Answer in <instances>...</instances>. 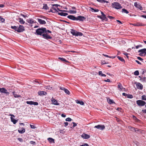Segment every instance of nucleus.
<instances>
[{"label": "nucleus", "mask_w": 146, "mask_h": 146, "mask_svg": "<svg viewBox=\"0 0 146 146\" xmlns=\"http://www.w3.org/2000/svg\"><path fill=\"white\" fill-rule=\"evenodd\" d=\"M128 128L131 131H133L136 132V130H135V129L132 127L131 126H129Z\"/></svg>", "instance_id": "cd10ccee"}, {"label": "nucleus", "mask_w": 146, "mask_h": 146, "mask_svg": "<svg viewBox=\"0 0 146 146\" xmlns=\"http://www.w3.org/2000/svg\"><path fill=\"white\" fill-rule=\"evenodd\" d=\"M64 91L66 94L68 95H69L70 94L69 91L67 89H65Z\"/></svg>", "instance_id": "de8ad7c7"}, {"label": "nucleus", "mask_w": 146, "mask_h": 146, "mask_svg": "<svg viewBox=\"0 0 146 146\" xmlns=\"http://www.w3.org/2000/svg\"><path fill=\"white\" fill-rule=\"evenodd\" d=\"M122 12L125 13L126 14H128L129 12L126 9H123L122 10Z\"/></svg>", "instance_id": "f704fd0d"}, {"label": "nucleus", "mask_w": 146, "mask_h": 146, "mask_svg": "<svg viewBox=\"0 0 146 146\" xmlns=\"http://www.w3.org/2000/svg\"><path fill=\"white\" fill-rule=\"evenodd\" d=\"M127 97L128 98H132L133 97V96L132 95L129 94H127Z\"/></svg>", "instance_id": "58836bf2"}, {"label": "nucleus", "mask_w": 146, "mask_h": 146, "mask_svg": "<svg viewBox=\"0 0 146 146\" xmlns=\"http://www.w3.org/2000/svg\"><path fill=\"white\" fill-rule=\"evenodd\" d=\"M38 104V103L36 102H33V105H34L35 106H37Z\"/></svg>", "instance_id": "864d4df0"}, {"label": "nucleus", "mask_w": 146, "mask_h": 146, "mask_svg": "<svg viewBox=\"0 0 146 146\" xmlns=\"http://www.w3.org/2000/svg\"><path fill=\"white\" fill-rule=\"evenodd\" d=\"M51 101L52 103L55 105H59L60 104L59 103H57V101L54 99L52 98Z\"/></svg>", "instance_id": "ddd939ff"}, {"label": "nucleus", "mask_w": 146, "mask_h": 146, "mask_svg": "<svg viewBox=\"0 0 146 146\" xmlns=\"http://www.w3.org/2000/svg\"><path fill=\"white\" fill-rule=\"evenodd\" d=\"M65 120L66 121H70L72 120V119L70 117H68L66 118Z\"/></svg>", "instance_id": "8fccbe9b"}, {"label": "nucleus", "mask_w": 146, "mask_h": 146, "mask_svg": "<svg viewBox=\"0 0 146 146\" xmlns=\"http://www.w3.org/2000/svg\"><path fill=\"white\" fill-rule=\"evenodd\" d=\"M137 59L139 60H141V61H143V59L142 58H141V57H137Z\"/></svg>", "instance_id": "052dcab7"}, {"label": "nucleus", "mask_w": 146, "mask_h": 146, "mask_svg": "<svg viewBox=\"0 0 146 146\" xmlns=\"http://www.w3.org/2000/svg\"><path fill=\"white\" fill-rule=\"evenodd\" d=\"M50 11L52 13L58 12L56 9L54 7H52V9L50 10Z\"/></svg>", "instance_id": "393cba45"}, {"label": "nucleus", "mask_w": 146, "mask_h": 146, "mask_svg": "<svg viewBox=\"0 0 146 146\" xmlns=\"http://www.w3.org/2000/svg\"><path fill=\"white\" fill-rule=\"evenodd\" d=\"M11 121L13 122L14 124H15L17 121V120H16L12 117H11Z\"/></svg>", "instance_id": "4be33fe9"}, {"label": "nucleus", "mask_w": 146, "mask_h": 146, "mask_svg": "<svg viewBox=\"0 0 146 146\" xmlns=\"http://www.w3.org/2000/svg\"><path fill=\"white\" fill-rule=\"evenodd\" d=\"M0 92L1 93L6 94H9V93L7 92V90L4 88H0Z\"/></svg>", "instance_id": "9b49d317"}, {"label": "nucleus", "mask_w": 146, "mask_h": 146, "mask_svg": "<svg viewBox=\"0 0 146 146\" xmlns=\"http://www.w3.org/2000/svg\"><path fill=\"white\" fill-rule=\"evenodd\" d=\"M70 33L73 35L76 36H81L83 35L82 33L78 32L73 29H70Z\"/></svg>", "instance_id": "f03ea898"}, {"label": "nucleus", "mask_w": 146, "mask_h": 146, "mask_svg": "<svg viewBox=\"0 0 146 146\" xmlns=\"http://www.w3.org/2000/svg\"><path fill=\"white\" fill-rule=\"evenodd\" d=\"M100 11L102 15L101 16L102 17V20H105L107 19L106 18V15L104 14L103 12L101 11Z\"/></svg>", "instance_id": "f3484780"}, {"label": "nucleus", "mask_w": 146, "mask_h": 146, "mask_svg": "<svg viewBox=\"0 0 146 146\" xmlns=\"http://www.w3.org/2000/svg\"><path fill=\"white\" fill-rule=\"evenodd\" d=\"M135 84H136L137 88L140 90H142L143 89V86L142 84L139 82H136Z\"/></svg>", "instance_id": "6e6552de"}, {"label": "nucleus", "mask_w": 146, "mask_h": 146, "mask_svg": "<svg viewBox=\"0 0 146 146\" xmlns=\"http://www.w3.org/2000/svg\"><path fill=\"white\" fill-rule=\"evenodd\" d=\"M136 103L139 106H143L146 104L145 102L141 100H137L136 101Z\"/></svg>", "instance_id": "20e7f679"}, {"label": "nucleus", "mask_w": 146, "mask_h": 146, "mask_svg": "<svg viewBox=\"0 0 146 146\" xmlns=\"http://www.w3.org/2000/svg\"><path fill=\"white\" fill-rule=\"evenodd\" d=\"M118 88H119L121 90H122L123 88L121 84L120 83H119L118 84Z\"/></svg>", "instance_id": "4c0bfd02"}, {"label": "nucleus", "mask_w": 146, "mask_h": 146, "mask_svg": "<svg viewBox=\"0 0 146 146\" xmlns=\"http://www.w3.org/2000/svg\"><path fill=\"white\" fill-rule=\"evenodd\" d=\"M64 124H65L64 126L66 127L68 125V123L67 122H64Z\"/></svg>", "instance_id": "69168bd1"}, {"label": "nucleus", "mask_w": 146, "mask_h": 146, "mask_svg": "<svg viewBox=\"0 0 146 146\" xmlns=\"http://www.w3.org/2000/svg\"><path fill=\"white\" fill-rule=\"evenodd\" d=\"M91 10L92 11H94V12H98L99 11V10L98 9H94L93 8H90Z\"/></svg>", "instance_id": "79ce46f5"}, {"label": "nucleus", "mask_w": 146, "mask_h": 146, "mask_svg": "<svg viewBox=\"0 0 146 146\" xmlns=\"http://www.w3.org/2000/svg\"><path fill=\"white\" fill-rule=\"evenodd\" d=\"M38 94L40 96H42V95H45L47 94V93L45 91H39L38 92Z\"/></svg>", "instance_id": "2eb2a0df"}, {"label": "nucleus", "mask_w": 146, "mask_h": 146, "mask_svg": "<svg viewBox=\"0 0 146 146\" xmlns=\"http://www.w3.org/2000/svg\"><path fill=\"white\" fill-rule=\"evenodd\" d=\"M142 111L143 113H146V110H142Z\"/></svg>", "instance_id": "774afa93"}, {"label": "nucleus", "mask_w": 146, "mask_h": 146, "mask_svg": "<svg viewBox=\"0 0 146 146\" xmlns=\"http://www.w3.org/2000/svg\"><path fill=\"white\" fill-rule=\"evenodd\" d=\"M11 28L12 29L15 30V31H16L17 32V27H16V26H11Z\"/></svg>", "instance_id": "473e14b6"}, {"label": "nucleus", "mask_w": 146, "mask_h": 146, "mask_svg": "<svg viewBox=\"0 0 146 146\" xmlns=\"http://www.w3.org/2000/svg\"><path fill=\"white\" fill-rule=\"evenodd\" d=\"M67 17L68 19L73 20H76V17L73 15H69L67 16Z\"/></svg>", "instance_id": "dca6fc26"}, {"label": "nucleus", "mask_w": 146, "mask_h": 146, "mask_svg": "<svg viewBox=\"0 0 146 146\" xmlns=\"http://www.w3.org/2000/svg\"><path fill=\"white\" fill-rule=\"evenodd\" d=\"M86 19L85 17L82 16H78L77 17H76V20H79L80 21H82Z\"/></svg>", "instance_id": "1a4fd4ad"}, {"label": "nucleus", "mask_w": 146, "mask_h": 146, "mask_svg": "<svg viewBox=\"0 0 146 146\" xmlns=\"http://www.w3.org/2000/svg\"><path fill=\"white\" fill-rule=\"evenodd\" d=\"M58 14L61 16H66L68 15V13L62 12L58 13Z\"/></svg>", "instance_id": "aec40b11"}, {"label": "nucleus", "mask_w": 146, "mask_h": 146, "mask_svg": "<svg viewBox=\"0 0 146 146\" xmlns=\"http://www.w3.org/2000/svg\"><path fill=\"white\" fill-rule=\"evenodd\" d=\"M134 5L136 8L139 9L140 10H142L143 8L141 5L137 3V2H135L134 4Z\"/></svg>", "instance_id": "9d476101"}, {"label": "nucleus", "mask_w": 146, "mask_h": 146, "mask_svg": "<svg viewBox=\"0 0 146 146\" xmlns=\"http://www.w3.org/2000/svg\"><path fill=\"white\" fill-rule=\"evenodd\" d=\"M103 56H105L106 57H109V58H111L112 59H113V58H115V56H109L108 55H107L105 54H103Z\"/></svg>", "instance_id": "2f4dec72"}, {"label": "nucleus", "mask_w": 146, "mask_h": 146, "mask_svg": "<svg viewBox=\"0 0 146 146\" xmlns=\"http://www.w3.org/2000/svg\"><path fill=\"white\" fill-rule=\"evenodd\" d=\"M137 26H145V25L144 24H143L140 23H137Z\"/></svg>", "instance_id": "a19ab883"}, {"label": "nucleus", "mask_w": 146, "mask_h": 146, "mask_svg": "<svg viewBox=\"0 0 146 146\" xmlns=\"http://www.w3.org/2000/svg\"><path fill=\"white\" fill-rule=\"evenodd\" d=\"M105 127L104 125H100L95 126L94 127V128L102 130H104Z\"/></svg>", "instance_id": "423d86ee"}, {"label": "nucleus", "mask_w": 146, "mask_h": 146, "mask_svg": "<svg viewBox=\"0 0 146 146\" xmlns=\"http://www.w3.org/2000/svg\"><path fill=\"white\" fill-rule=\"evenodd\" d=\"M97 1L98 2H101L102 3H108V1H105V0H97Z\"/></svg>", "instance_id": "7c9ffc66"}, {"label": "nucleus", "mask_w": 146, "mask_h": 146, "mask_svg": "<svg viewBox=\"0 0 146 146\" xmlns=\"http://www.w3.org/2000/svg\"><path fill=\"white\" fill-rule=\"evenodd\" d=\"M36 32L37 35L41 36L44 33H46V29L45 28H39L36 30Z\"/></svg>", "instance_id": "f257e3e1"}, {"label": "nucleus", "mask_w": 146, "mask_h": 146, "mask_svg": "<svg viewBox=\"0 0 146 146\" xmlns=\"http://www.w3.org/2000/svg\"><path fill=\"white\" fill-rule=\"evenodd\" d=\"M34 83L36 82L38 83L39 84H40V82L38 81L37 80H36L33 81Z\"/></svg>", "instance_id": "4d7b16f0"}, {"label": "nucleus", "mask_w": 146, "mask_h": 146, "mask_svg": "<svg viewBox=\"0 0 146 146\" xmlns=\"http://www.w3.org/2000/svg\"><path fill=\"white\" fill-rule=\"evenodd\" d=\"M27 21L30 24H32L35 23L32 19H27Z\"/></svg>", "instance_id": "5701e85b"}, {"label": "nucleus", "mask_w": 146, "mask_h": 146, "mask_svg": "<svg viewBox=\"0 0 146 146\" xmlns=\"http://www.w3.org/2000/svg\"><path fill=\"white\" fill-rule=\"evenodd\" d=\"M38 22L40 23V24H44L46 23V22L44 20H42L41 19L38 18L37 19Z\"/></svg>", "instance_id": "f8f14e48"}, {"label": "nucleus", "mask_w": 146, "mask_h": 146, "mask_svg": "<svg viewBox=\"0 0 146 146\" xmlns=\"http://www.w3.org/2000/svg\"><path fill=\"white\" fill-rule=\"evenodd\" d=\"M26 103L27 104H30L31 105H33V102L32 101H27L26 102Z\"/></svg>", "instance_id": "ea45409f"}, {"label": "nucleus", "mask_w": 146, "mask_h": 146, "mask_svg": "<svg viewBox=\"0 0 146 146\" xmlns=\"http://www.w3.org/2000/svg\"><path fill=\"white\" fill-rule=\"evenodd\" d=\"M47 139L50 143H54V140L52 138L49 137Z\"/></svg>", "instance_id": "6ab92c4d"}, {"label": "nucleus", "mask_w": 146, "mask_h": 146, "mask_svg": "<svg viewBox=\"0 0 146 146\" xmlns=\"http://www.w3.org/2000/svg\"><path fill=\"white\" fill-rule=\"evenodd\" d=\"M42 36L44 38L47 39H51L52 38V37L48 35L46 33L43 34Z\"/></svg>", "instance_id": "0eeeda50"}, {"label": "nucleus", "mask_w": 146, "mask_h": 146, "mask_svg": "<svg viewBox=\"0 0 146 146\" xmlns=\"http://www.w3.org/2000/svg\"><path fill=\"white\" fill-rule=\"evenodd\" d=\"M108 17L110 19H114V17L111 16H108Z\"/></svg>", "instance_id": "5fc2aeb1"}, {"label": "nucleus", "mask_w": 146, "mask_h": 146, "mask_svg": "<svg viewBox=\"0 0 146 146\" xmlns=\"http://www.w3.org/2000/svg\"><path fill=\"white\" fill-rule=\"evenodd\" d=\"M107 101L109 103V104H112L113 103H115L114 102L113 100H111L110 98L107 99Z\"/></svg>", "instance_id": "412c9836"}, {"label": "nucleus", "mask_w": 146, "mask_h": 146, "mask_svg": "<svg viewBox=\"0 0 146 146\" xmlns=\"http://www.w3.org/2000/svg\"><path fill=\"white\" fill-rule=\"evenodd\" d=\"M5 21V19L0 16V22H4Z\"/></svg>", "instance_id": "c03bdc74"}, {"label": "nucleus", "mask_w": 146, "mask_h": 146, "mask_svg": "<svg viewBox=\"0 0 146 146\" xmlns=\"http://www.w3.org/2000/svg\"><path fill=\"white\" fill-rule=\"evenodd\" d=\"M142 47V45H137V46H136V48L137 49V48H139V47Z\"/></svg>", "instance_id": "13d9d810"}, {"label": "nucleus", "mask_w": 146, "mask_h": 146, "mask_svg": "<svg viewBox=\"0 0 146 146\" xmlns=\"http://www.w3.org/2000/svg\"><path fill=\"white\" fill-rule=\"evenodd\" d=\"M42 9H44L47 10L48 9V7L46 4H44Z\"/></svg>", "instance_id": "c756f323"}, {"label": "nucleus", "mask_w": 146, "mask_h": 146, "mask_svg": "<svg viewBox=\"0 0 146 146\" xmlns=\"http://www.w3.org/2000/svg\"><path fill=\"white\" fill-rule=\"evenodd\" d=\"M25 30L24 27L22 25H19V27H17V32L18 33H21Z\"/></svg>", "instance_id": "39448f33"}, {"label": "nucleus", "mask_w": 146, "mask_h": 146, "mask_svg": "<svg viewBox=\"0 0 146 146\" xmlns=\"http://www.w3.org/2000/svg\"><path fill=\"white\" fill-rule=\"evenodd\" d=\"M141 99L143 100H146V96L145 95H143L141 97Z\"/></svg>", "instance_id": "37998d69"}, {"label": "nucleus", "mask_w": 146, "mask_h": 146, "mask_svg": "<svg viewBox=\"0 0 146 146\" xmlns=\"http://www.w3.org/2000/svg\"><path fill=\"white\" fill-rule=\"evenodd\" d=\"M117 58H118V59L120 60L122 62H125V60H124V59L122 57H121L120 56H118L117 57Z\"/></svg>", "instance_id": "e433bc0d"}, {"label": "nucleus", "mask_w": 146, "mask_h": 146, "mask_svg": "<svg viewBox=\"0 0 146 146\" xmlns=\"http://www.w3.org/2000/svg\"><path fill=\"white\" fill-rule=\"evenodd\" d=\"M30 126L31 127L32 129H35L36 128V127H35V125H32L31 124L30 125Z\"/></svg>", "instance_id": "603ef678"}, {"label": "nucleus", "mask_w": 146, "mask_h": 146, "mask_svg": "<svg viewBox=\"0 0 146 146\" xmlns=\"http://www.w3.org/2000/svg\"><path fill=\"white\" fill-rule=\"evenodd\" d=\"M25 129L23 128H22L21 129H19L18 130L19 133H23L25 132Z\"/></svg>", "instance_id": "a211bd4d"}, {"label": "nucleus", "mask_w": 146, "mask_h": 146, "mask_svg": "<svg viewBox=\"0 0 146 146\" xmlns=\"http://www.w3.org/2000/svg\"><path fill=\"white\" fill-rule=\"evenodd\" d=\"M98 74L100 76H106V75L102 73V71H99L98 72Z\"/></svg>", "instance_id": "c85d7f7f"}, {"label": "nucleus", "mask_w": 146, "mask_h": 146, "mask_svg": "<svg viewBox=\"0 0 146 146\" xmlns=\"http://www.w3.org/2000/svg\"><path fill=\"white\" fill-rule=\"evenodd\" d=\"M19 22L21 24H24L25 23V21L23 20V19L21 18H19Z\"/></svg>", "instance_id": "a878e982"}, {"label": "nucleus", "mask_w": 146, "mask_h": 146, "mask_svg": "<svg viewBox=\"0 0 146 146\" xmlns=\"http://www.w3.org/2000/svg\"><path fill=\"white\" fill-rule=\"evenodd\" d=\"M60 90H64H64L66 89L65 88L62 87H60Z\"/></svg>", "instance_id": "338daca9"}, {"label": "nucleus", "mask_w": 146, "mask_h": 146, "mask_svg": "<svg viewBox=\"0 0 146 146\" xmlns=\"http://www.w3.org/2000/svg\"><path fill=\"white\" fill-rule=\"evenodd\" d=\"M73 125V127H75L76 126H77V124L76 123H75V122H73L72 123Z\"/></svg>", "instance_id": "e2e57ef3"}, {"label": "nucleus", "mask_w": 146, "mask_h": 146, "mask_svg": "<svg viewBox=\"0 0 146 146\" xmlns=\"http://www.w3.org/2000/svg\"><path fill=\"white\" fill-rule=\"evenodd\" d=\"M81 137L84 139H88L90 137V136L87 134H83Z\"/></svg>", "instance_id": "4468645a"}, {"label": "nucleus", "mask_w": 146, "mask_h": 146, "mask_svg": "<svg viewBox=\"0 0 146 146\" xmlns=\"http://www.w3.org/2000/svg\"><path fill=\"white\" fill-rule=\"evenodd\" d=\"M80 146H89L87 143H85L84 145H82Z\"/></svg>", "instance_id": "0e129e2a"}, {"label": "nucleus", "mask_w": 146, "mask_h": 146, "mask_svg": "<svg viewBox=\"0 0 146 146\" xmlns=\"http://www.w3.org/2000/svg\"><path fill=\"white\" fill-rule=\"evenodd\" d=\"M142 50H141V51H142L143 52H144V54H145L144 55H146V48L143 49Z\"/></svg>", "instance_id": "09e8293b"}, {"label": "nucleus", "mask_w": 146, "mask_h": 146, "mask_svg": "<svg viewBox=\"0 0 146 146\" xmlns=\"http://www.w3.org/2000/svg\"><path fill=\"white\" fill-rule=\"evenodd\" d=\"M71 13H76L77 11H72L71 10L70 11Z\"/></svg>", "instance_id": "6e6d98bb"}, {"label": "nucleus", "mask_w": 146, "mask_h": 146, "mask_svg": "<svg viewBox=\"0 0 146 146\" xmlns=\"http://www.w3.org/2000/svg\"><path fill=\"white\" fill-rule=\"evenodd\" d=\"M134 74L135 75L138 76L139 75V72L138 71L136 70L134 72Z\"/></svg>", "instance_id": "49530a36"}, {"label": "nucleus", "mask_w": 146, "mask_h": 146, "mask_svg": "<svg viewBox=\"0 0 146 146\" xmlns=\"http://www.w3.org/2000/svg\"><path fill=\"white\" fill-rule=\"evenodd\" d=\"M76 102L77 104H79L82 105H83L84 104V103L82 101H80L78 100H76Z\"/></svg>", "instance_id": "b1692460"}, {"label": "nucleus", "mask_w": 146, "mask_h": 146, "mask_svg": "<svg viewBox=\"0 0 146 146\" xmlns=\"http://www.w3.org/2000/svg\"><path fill=\"white\" fill-rule=\"evenodd\" d=\"M30 143L31 144L34 145L35 144V142L34 141H31L30 142Z\"/></svg>", "instance_id": "680f3d73"}, {"label": "nucleus", "mask_w": 146, "mask_h": 146, "mask_svg": "<svg viewBox=\"0 0 146 146\" xmlns=\"http://www.w3.org/2000/svg\"><path fill=\"white\" fill-rule=\"evenodd\" d=\"M13 95L14 96V97L15 98H18L21 96H20L18 95L17 94H15L14 92H13Z\"/></svg>", "instance_id": "a18cd8bd"}, {"label": "nucleus", "mask_w": 146, "mask_h": 146, "mask_svg": "<svg viewBox=\"0 0 146 146\" xmlns=\"http://www.w3.org/2000/svg\"><path fill=\"white\" fill-rule=\"evenodd\" d=\"M58 59H60V60H61L62 61H64L65 62H66L69 63V62L68 60H66L64 58L59 57L58 58Z\"/></svg>", "instance_id": "bb28decb"}, {"label": "nucleus", "mask_w": 146, "mask_h": 146, "mask_svg": "<svg viewBox=\"0 0 146 146\" xmlns=\"http://www.w3.org/2000/svg\"><path fill=\"white\" fill-rule=\"evenodd\" d=\"M140 80L143 82H146V78L145 77H142L140 79Z\"/></svg>", "instance_id": "c9c22d12"}, {"label": "nucleus", "mask_w": 146, "mask_h": 146, "mask_svg": "<svg viewBox=\"0 0 146 146\" xmlns=\"http://www.w3.org/2000/svg\"><path fill=\"white\" fill-rule=\"evenodd\" d=\"M142 50V49L139 50L138 51V52H140V53L139 54V56H143V54H144V52H143L142 51H141V50Z\"/></svg>", "instance_id": "72a5a7b5"}, {"label": "nucleus", "mask_w": 146, "mask_h": 146, "mask_svg": "<svg viewBox=\"0 0 146 146\" xmlns=\"http://www.w3.org/2000/svg\"><path fill=\"white\" fill-rule=\"evenodd\" d=\"M111 6L113 8L116 9H119L122 8L120 4L118 2H114L111 4Z\"/></svg>", "instance_id": "7ed1b4c3"}, {"label": "nucleus", "mask_w": 146, "mask_h": 146, "mask_svg": "<svg viewBox=\"0 0 146 146\" xmlns=\"http://www.w3.org/2000/svg\"><path fill=\"white\" fill-rule=\"evenodd\" d=\"M17 139L21 142H23V140L21 138H18Z\"/></svg>", "instance_id": "3c124183"}, {"label": "nucleus", "mask_w": 146, "mask_h": 146, "mask_svg": "<svg viewBox=\"0 0 146 146\" xmlns=\"http://www.w3.org/2000/svg\"><path fill=\"white\" fill-rule=\"evenodd\" d=\"M46 87V89H48L49 90H51L52 89V88L50 87L49 86H47Z\"/></svg>", "instance_id": "bf43d9fd"}]
</instances>
